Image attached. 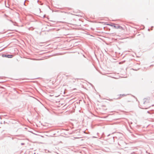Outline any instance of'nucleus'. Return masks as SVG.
I'll use <instances>...</instances> for the list:
<instances>
[{
  "mask_svg": "<svg viewBox=\"0 0 154 154\" xmlns=\"http://www.w3.org/2000/svg\"><path fill=\"white\" fill-rule=\"evenodd\" d=\"M107 25H109L113 27L114 28H115L116 29H120L122 27L120 26L119 25H118L117 24H107Z\"/></svg>",
  "mask_w": 154,
  "mask_h": 154,
  "instance_id": "1",
  "label": "nucleus"
},
{
  "mask_svg": "<svg viewBox=\"0 0 154 154\" xmlns=\"http://www.w3.org/2000/svg\"><path fill=\"white\" fill-rule=\"evenodd\" d=\"M13 55H7V57L8 58H11L13 57Z\"/></svg>",
  "mask_w": 154,
  "mask_h": 154,
  "instance_id": "2",
  "label": "nucleus"
}]
</instances>
